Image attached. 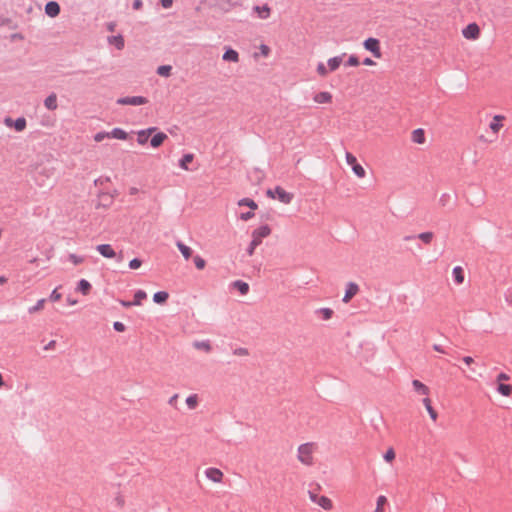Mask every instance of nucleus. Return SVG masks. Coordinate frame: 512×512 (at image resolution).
Returning <instances> with one entry per match:
<instances>
[{
  "instance_id": "f257e3e1",
  "label": "nucleus",
  "mask_w": 512,
  "mask_h": 512,
  "mask_svg": "<svg viewBox=\"0 0 512 512\" xmlns=\"http://www.w3.org/2000/svg\"><path fill=\"white\" fill-rule=\"evenodd\" d=\"M313 444L305 443L298 447V460L305 465L313 464Z\"/></svg>"
},
{
  "instance_id": "f03ea898",
  "label": "nucleus",
  "mask_w": 512,
  "mask_h": 512,
  "mask_svg": "<svg viewBox=\"0 0 512 512\" xmlns=\"http://www.w3.org/2000/svg\"><path fill=\"white\" fill-rule=\"evenodd\" d=\"M365 50L369 51L376 59L382 58L381 44L377 38L369 37L363 42Z\"/></svg>"
},
{
  "instance_id": "7ed1b4c3",
  "label": "nucleus",
  "mask_w": 512,
  "mask_h": 512,
  "mask_svg": "<svg viewBox=\"0 0 512 512\" xmlns=\"http://www.w3.org/2000/svg\"><path fill=\"white\" fill-rule=\"evenodd\" d=\"M309 497L312 502L317 503L325 510H331L333 508V503L327 496H318L315 492L309 491Z\"/></svg>"
},
{
  "instance_id": "20e7f679",
  "label": "nucleus",
  "mask_w": 512,
  "mask_h": 512,
  "mask_svg": "<svg viewBox=\"0 0 512 512\" xmlns=\"http://www.w3.org/2000/svg\"><path fill=\"white\" fill-rule=\"evenodd\" d=\"M271 232H272V230L269 225H267V224L261 225L260 227L253 230L252 240H255L257 242V244L260 245L262 243L263 238L268 237L271 234Z\"/></svg>"
},
{
  "instance_id": "39448f33",
  "label": "nucleus",
  "mask_w": 512,
  "mask_h": 512,
  "mask_svg": "<svg viewBox=\"0 0 512 512\" xmlns=\"http://www.w3.org/2000/svg\"><path fill=\"white\" fill-rule=\"evenodd\" d=\"M148 101L145 97L142 96H127L123 98H119L117 103L120 105H132V106H140L146 104Z\"/></svg>"
},
{
  "instance_id": "423d86ee",
  "label": "nucleus",
  "mask_w": 512,
  "mask_h": 512,
  "mask_svg": "<svg viewBox=\"0 0 512 512\" xmlns=\"http://www.w3.org/2000/svg\"><path fill=\"white\" fill-rule=\"evenodd\" d=\"M462 35L468 40H476L480 36V28L476 23H471L462 30Z\"/></svg>"
},
{
  "instance_id": "0eeeda50",
  "label": "nucleus",
  "mask_w": 512,
  "mask_h": 512,
  "mask_svg": "<svg viewBox=\"0 0 512 512\" xmlns=\"http://www.w3.org/2000/svg\"><path fill=\"white\" fill-rule=\"evenodd\" d=\"M274 191L276 193V198L284 204H290L294 198L293 193L287 192L284 190L281 186H276L274 188Z\"/></svg>"
},
{
  "instance_id": "6e6552de",
  "label": "nucleus",
  "mask_w": 512,
  "mask_h": 512,
  "mask_svg": "<svg viewBox=\"0 0 512 512\" xmlns=\"http://www.w3.org/2000/svg\"><path fill=\"white\" fill-rule=\"evenodd\" d=\"M498 131L499 130H485V133L477 135V138L484 144L493 143L498 139Z\"/></svg>"
},
{
  "instance_id": "1a4fd4ad",
  "label": "nucleus",
  "mask_w": 512,
  "mask_h": 512,
  "mask_svg": "<svg viewBox=\"0 0 512 512\" xmlns=\"http://www.w3.org/2000/svg\"><path fill=\"white\" fill-rule=\"evenodd\" d=\"M205 475L209 480L215 483L222 482L224 476L223 472L220 469L214 467L207 468L205 470Z\"/></svg>"
},
{
  "instance_id": "9d476101",
  "label": "nucleus",
  "mask_w": 512,
  "mask_h": 512,
  "mask_svg": "<svg viewBox=\"0 0 512 512\" xmlns=\"http://www.w3.org/2000/svg\"><path fill=\"white\" fill-rule=\"evenodd\" d=\"M332 99H333V96L328 91L317 92L313 96V101L316 104H330L332 102Z\"/></svg>"
},
{
  "instance_id": "9b49d317",
  "label": "nucleus",
  "mask_w": 512,
  "mask_h": 512,
  "mask_svg": "<svg viewBox=\"0 0 512 512\" xmlns=\"http://www.w3.org/2000/svg\"><path fill=\"white\" fill-rule=\"evenodd\" d=\"M359 286L354 282H349L346 287L345 295L342 299L344 303L350 302V300L358 293Z\"/></svg>"
},
{
  "instance_id": "f8f14e48",
  "label": "nucleus",
  "mask_w": 512,
  "mask_h": 512,
  "mask_svg": "<svg viewBox=\"0 0 512 512\" xmlns=\"http://www.w3.org/2000/svg\"><path fill=\"white\" fill-rule=\"evenodd\" d=\"M96 249L105 258H114L116 256V253L110 244H100Z\"/></svg>"
},
{
  "instance_id": "ddd939ff",
  "label": "nucleus",
  "mask_w": 512,
  "mask_h": 512,
  "mask_svg": "<svg viewBox=\"0 0 512 512\" xmlns=\"http://www.w3.org/2000/svg\"><path fill=\"white\" fill-rule=\"evenodd\" d=\"M222 59L225 62L238 63L240 60V57H239V53L236 50H234L232 48H227L222 56Z\"/></svg>"
},
{
  "instance_id": "4468645a",
  "label": "nucleus",
  "mask_w": 512,
  "mask_h": 512,
  "mask_svg": "<svg viewBox=\"0 0 512 512\" xmlns=\"http://www.w3.org/2000/svg\"><path fill=\"white\" fill-rule=\"evenodd\" d=\"M45 12L49 17H56L60 13V6L55 1H50L45 6Z\"/></svg>"
},
{
  "instance_id": "2eb2a0df",
  "label": "nucleus",
  "mask_w": 512,
  "mask_h": 512,
  "mask_svg": "<svg viewBox=\"0 0 512 512\" xmlns=\"http://www.w3.org/2000/svg\"><path fill=\"white\" fill-rule=\"evenodd\" d=\"M253 10L257 13L260 19H267L271 15V8L268 5L255 6Z\"/></svg>"
},
{
  "instance_id": "dca6fc26",
  "label": "nucleus",
  "mask_w": 512,
  "mask_h": 512,
  "mask_svg": "<svg viewBox=\"0 0 512 512\" xmlns=\"http://www.w3.org/2000/svg\"><path fill=\"white\" fill-rule=\"evenodd\" d=\"M412 386L414 388V390L418 393V394H421V395H428L429 392H430V389L428 386H426L424 383H422L421 381L419 380H413L412 381Z\"/></svg>"
},
{
  "instance_id": "f3484780",
  "label": "nucleus",
  "mask_w": 512,
  "mask_h": 512,
  "mask_svg": "<svg viewBox=\"0 0 512 512\" xmlns=\"http://www.w3.org/2000/svg\"><path fill=\"white\" fill-rule=\"evenodd\" d=\"M342 63V57L341 56H335L327 61V66L330 72L336 71Z\"/></svg>"
},
{
  "instance_id": "a211bd4d",
  "label": "nucleus",
  "mask_w": 512,
  "mask_h": 512,
  "mask_svg": "<svg viewBox=\"0 0 512 512\" xmlns=\"http://www.w3.org/2000/svg\"><path fill=\"white\" fill-rule=\"evenodd\" d=\"M506 123V117L504 115H495L489 124V128H501Z\"/></svg>"
},
{
  "instance_id": "6ab92c4d",
  "label": "nucleus",
  "mask_w": 512,
  "mask_h": 512,
  "mask_svg": "<svg viewBox=\"0 0 512 512\" xmlns=\"http://www.w3.org/2000/svg\"><path fill=\"white\" fill-rule=\"evenodd\" d=\"M156 130H138L137 132V141L139 144H146L150 135Z\"/></svg>"
},
{
  "instance_id": "aec40b11",
  "label": "nucleus",
  "mask_w": 512,
  "mask_h": 512,
  "mask_svg": "<svg viewBox=\"0 0 512 512\" xmlns=\"http://www.w3.org/2000/svg\"><path fill=\"white\" fill-rule=\"evenodd\" d=\"M233 288L237 289L241 295H246L249 292L248 283L242 280H236L232 283Z\"/></svg>"
},
{
  "instance_id": "412c9836",
  "label": "nucleus",
  "mask_w": 512,
  "mask_h": 512,
  "mask_svg": "<svg viewBox=\"0 0 512 512\" xmlns=\"http://www.w3.org/2000/svg\"><path fill=\"white\" fill-rule=\"evenodd\" d=\"M167 138V135L163 132H158L157 134H155L152 138H151V141H150V144L152 147L154 148H157L159 147L160 145H162V143L164 142V140Z\"/></svg>"
},
{
  "instance_id": "4be33fe9",
  "label": "nucleus",
  "mask_w": 512,
  "mask_h": 512,
  "mask_svg": "<svg viewBox=\"0 0 512 512\" xmlns=\"http://www.w3.org/2000/svg\"><path fill=\"white\" fill-rule=\"evenodd\" d=\"M92 289L91 284L86 279H81L78 282L77 290L83 295H88Z\"/></svg>"
},
{
  "instance_id": "5701e85b",
  "label": "nucleus",
  "mask_w": 512,
  "mask_h": 512,
  "mask_svg": "<svg viewBox=\"0 0 512 512\" xmlns=\"http://www.w3.org/2000/svg\"><path fill=\"white\" fill-rule=\"evenodd\" d=\"M423 404H424L427 412L429 413L431 419L433 421H436L437 417H438V414H437L436 410L432 407L430 398H428V397L424 398L423 399Z\"/></svg>"
},
{
  "instance_id": "b1692460",
  "label": "nucleus",
  "mask_w": 512,
  "mask_h": 512,
  "mask_svg": "<svg viewBox=\"0 0 512 512\" xmlns=\"http://www.w3.org/2000/svg\"><path fill=\"white\" fill-rule=\"evenodd\" d=\"M425 130H413L411 140L417 144H423L425 142Z\"/></svg>"
},
{
  "instance_id": "393cba45",
  "label": "nucleus",
  "mask_w": 512,
  "mask_h": 512,
  "mask_svg": "<svg viewBox=\"0 0 512 512\" xmlns=\"http://www.w3.org/2000/svg\"><path fill=\"white\" fill-rule=\"evenodd\" d=\"M169 298V294L166 291H158L153 295V301L157 304H165Z\"/></svg>"
},
{
  "instance_id": "a878e982",
  "label": "nucleus",
  "mask_w": 512,
  "mask_h": 512,
  "mask_svg": "<svg viewBox=\"0 0 512 512\" xmlns=\"http://www.w3.org/2000/svg\"><path fill=\"white\" fill-rule=\"evenodd\" d=\"M176 245L186 260H188L192 256V249L185 245L183 242L178 241Z\"/></svg>"
},
{
  "instance_id": "bb28decb",
  "label": "nucleus",
  "mask_w": 512,
  "mask_h": 512,
  "mask_svg": "<svg viewBox=\"0 0 512 512\" xmlns=\"http://www.w3.org/2000/svg\"><path fill=\"white\" fill-rule=\"evenodd\" d=\"M452 273H453L454 281L457 284H462L464 282V271H463L462 267H460V266L454 267Z\"/></svg>"
},
{
  "instance_id": "cd10ccee",
  "label": "nucleus",
  "mask_w": 512,
  "mask_h": 512,
  "mask_svg": "<svg viewBox=\"0 0 512 512\" xmlns=\"http://www.w3.org/2000/svg\"><path fill=\"white\" fill-rule=\"evenodd\" d=\"M45 107L49 110H55L57 108V96L56 94L49 95L44 101Z\"/></svg>"
},
{
  "instance_id": "c85d7f7f",
  "label": "nucleus",
  "mask_w": 512,
  "mask_h": 512,
  "mask_svg": "<svg viewBox=\"0 0 512 512\" xmlns=\"http://www.w3.org/2000/svg\"><path fill=\"white\" fill-rule=\"evenodd\" d=\"M194 159V155L192 153H188L183 155V157L179 160V166L184 170H189L188 164L191 163Z\"/></svg>"
},
{
  "instance_id": "c756f323",
  "label": "nucleus",
  "mask_w": 512,
  "mask_h": 512,
  "mask_svg": "<svg viewBox=\"0 0 512 512\" xmlns=\"http://www.w3.org/2000/svg\"><path fill=\"white\" fill-rule=\"evenodd\" d=\"M239 206H247L251 210H256L258 208V204L251 198H242L238 201Z\"/></svg>"
},
{
  "instance_id": "7c9ffc66",
  "label": "nucleus",
  "mask_w": 512,
  "mask_h": 512,
  "mask_svg": "<svg viewBox=\"0 0 512 512\" xmlns=\"http://www.w3.org/2000/svg\"><path fill=\"white\" fill-rule=\"evenodd\" d=\"M497 391L503 396H510L512 393V386L510 384L499 383Z\"/></svg>"
},
{
  "instance_id": "2f4dec72",
  "label": "nucleus",
  "mask_w": 512,
  "mask_h": 512,
  "mask_svg": "<svg viewBox=\"0 0 512 512\" xmlns=\"http://www.w3.org/2000/svg\"><path fill=\"white\" fill-rule=\"evenodd\" d=\"M316 313L320 315L323 320H329L332 318L334 312L330 308H320Z\"/></svg>"
},
{
  "instance_id": "473e14b6",
  "label": "nucleus",
  "mask_w": 512,
  "mask_h": 512,
  "mask_svg": "<svg viewBox=\"0 0 512 512\" xmlns=\"http://www.w3.org/2000/svg\"><path fill=\"white\" fill-rule=\"evenodd\" d=\"M316 72L322 78H325L330 73L328 66L325 65L323 62H319L317 64Z\"/></svg>"
},
{
  "instance_id": "72a5a7b5",
  "label": "nucleus",
  "mask_w": 512,
  "mask_h": 512,
  "mask_svg": "<svg viewBox=\"0 0 512 512\" xmlns=\"http://www.w3.org/2000/svg\"><path fill=\"white\" fill-rule=\"evenodd\" d=\"M434 234L433 232H422L417 235V238L420 239L425 244H430L433 240Z\"/></svg>"
},
{
  "instance_id": "f704fd0d",
  "label": "nucleus",
  "mask_w": 512,
  "mask_h": 512,
  "mask_svg": "<svg viewBox=\"0 0 512 512\" xmlns=\"http://www.w3.org/2000/svg\"><path fill=\"white\" fill-rule=\"evenodd\" d=\"M111 138L126 140L128 137V133L125 130H111L110 131Z\"/></svg>"
},
{
  "instance_id": "c9c22d12",
  "label": "nucleus",
  "mask_w": 512,
  "mask_h": 512,
  "mask_svg": "<svg viewBox=\"0 0 512 512\" xmlns=\"http://www.w3.org/2000/svg\"><path fill=\"white\" fill-rule=\"evenodd\" d=\"M109 42L115 45L118 50L124 47V39L122 36H113L109 39Z\"/></svg>"
},
{
  "instance_id": "e433bc0d",
  "label": "nucleus",
  "mask_w": 512,
  "mask_h": 512,
  "mask_svg": "<svg viewBox=\"0 0 512 512\" xmlns=\"http://www.w3.org/2000/svg\"><path fill=\"white\" fill-rule=\"evenodd\" d=\"M186 404L189 409H195L198 405V395L192 394L186 398Z\"/></svg>"
},
{
  "instance_id": "4c0bfd02",
  "label": "nucleus",
  "mask_w": 512,
  "mask_h": 512,
  "mask_svg": "<svg viewBox=\"0 0 512 512\" xmlns=\"http://www.w3.org/2000/svg\"><path fill=\"white\" fill-rule=\"evenodd\" d=\"M146 297H147V294L145 291H143V290L136 291L134 294V300H133L134 305H140L142 300L146 299Z\"/></svg>"
},
{
  "instance_id": "58836bf2",
  "label": "nucleus",
  "mask_w": 512,
  "mask_h": 512,
  "mask_svg": "<svg viewBox=\"0 0 512 512\" xmlns=\"http://www.w3.org/2000/svg\"><path fill=\"white\" fill-rule=\"evenodd\" d=\"M194 347H196L197 349H202L206 352H210L212 349L209 341H196L194 343Z\"/></svg>"
},
{
  "instance_id": "ea45409f",
  "label": "nucleus",
  "mask_w": 512,
  "mask_h": 512,
  "mask_svg": "<svg viewBox=\"0 0 512 512\" xmlns=\"http://www.w3.org/2000/svg\"><path fill=\"white\" fill-rule=\"evenodd\" d=\"M45 302H46V299H40V300H38V301H37V303H36L34 306H32V307H30V308L28 309V312H29L30 314H34V313H36V312H38V311L42 310V309L44 308V304H45Z\"/></svg>"
},
{
  "instance_id": "a19ab883",
  "label": "nucleus",
  "mask_w": 512,
  "mask_h": 512,
  "mask_svg": "<svg viewBox=\"0 0 512 512\" xmlns=\"http://www.w3.org/2000/svg\"><path fill=\"white\" fill-rule=\"evenodd\" d=\"M351 167H352L353 172L359 178H363L365 176V174H366L365 169L359 163H356V164L352 165Z\"/></svg>"
},
{
  "instance_id": "79ce46f5",
  "label": "nucleus",
  "mask_w": 512,
  "mask_h": 512,
  "mask_svg": "<svg viewBox=\"0 0 512 512\" xmlns=\"http://www.w3.org/2000/svg\"><path fill=\"white\" fill-rule=\"evenodd\" d=\"M193 262L196 266L197 269L199 270H202L205 268L206 266V261L199 255H196L194 258H193Z\"/></svg>"
},
{
  "instance_id": "37998d69",
  "label": "nucleus",
  "mask_w": 512,
  "mask_h": 512,
  "mask_svg": "<svg viewBox=\"0 0 512 512\" xmlns=\"http://www.w3.org/2000/svg\"><path fill=\"white\" fill-rule=\"evenodd\" d=\"M170 72H171V66H168V65L160 66L157 69V73L160 76H164V77H168L170 75Z\"/></svg>"
},
{
  "instance_id": "c03bdc74",
  "label": "nucleus",
  "mask_w": 512,
  "mask_h": 512,
  "mask_svg": "<svg viewBox=\"0 0 512 512\" xmlns=\"http://www.w3.org/2000/svg\"><path fill=\"white\" fill-rule=\"evenodd\" d=\"M105 138H111L110 132L102 131L94 136L96 142H101Z\"/></svg>"
},
{
  "instance_id": "a18cd8bd",
  "label": "nucleus",
  "mask_w": 512,
  "mask_h": 512,
  "mask_svg": "<svg viewBox=\"0 0 512 512\" xmlns=\"http://www.w3.org/2000/svg\"><path fill=\"white\" fill-rule=\"evenodd\" d=\"M69 260L74 264V265H78V264H81L83 261H84V258L81 257V256H78L76 254H70L69 255Z\"/></svg>"
},
{
  "instance_id": "49530a36",
  "label": "nucleus",
  "mask_w": 512,
  "mask_h": 512,
  "mask_svg": "<svg viewBox=\"0 0 512 512\" xmlns=\"http://www.w3.org/2000/svg\"><path fill=\"white\" fill-rule=\"evenodd\" d=\"M384 459L387 461V462H391L392 460L395 459V452L393 450V448H389L385 454H384Z\"/></svg>"
},
{
  "instance_id": "de8ad7c7",
  "label": "nucleus",
  "mask_w": 512,
  "mask_h": 512,
  "mask_svg": "<svg viewBox=\"0 0 512 512\" xmlns=\"http://www.w3.org/2000/svg\"><path fill=\"white\" fill-rule=\"evenodd\" d=\"M142 265V260L139 258H134L129 262L130 269H138Z\"/></svg>"
},
{
  "instance_id": "09e8293b",
  "label": "nucleus",
  "mask_w": 512,
  "mask_h": 512,
  "mask_svg": "<svg viewBox=\"0 0 512 512\" xmlns=\"http://www.w3.org/2000/svg\"><path fill=\"white\" fill-rule=\"evenodd\" d=\"M61 298H62V294H61V293H59L57 289H54V290L52 291V293L50 294V297H49L50 301H52V302H57V301H59Z\"/></svg>"
},
{
  "instance_id": "8fccbe9b",
  "label": "nucleus",
  "mask_w": 512,
  "mask_h": 512,
  "mask_svg": "<svg viewBox=\"0 0 512 512\" xmlns=\"http://www.w3.org/2000/svg\"><path fill=\"white\" fill-rule=\"evenodd\" d=\"M258 246H259V244H257V242L255 240H251V242L246 250L247 254L249 256H252L254 254L256 247H258Z\"/></svg>"
},
{
  "instance_id": "3c124183",
  "label": "nucleus",
  "mask_w": 512,
  "mask_h": 512,
  "mask_svg": "<svg viewBox=\"0 0 512 512\" xmlns=\"http://www.w3.org/2000/svg\"><path fill=\"white\" fill-rule=\"evenodd\" d=\"M233 354H234V355H237V356H247V355L249 354V352H248V349H247V348L239 347V348H236V349L233 351Z\"/></svg>"
},
{
  "instance_id": "603ef678",
  "label": "nucleus",
  "mask_w": 512,
  "mask_h": 512,
  "mask_svg": "<svg viewBox=\"0 0 512 512\" xmlns=\"http://www.w3.org/2000/svg\"><path fill=\"white\" fill-rule=\"evenodd\" d=\"M345 156H346V161H347V163H348L349 165H351V166H352V165H354V164H356V163H357V159H356V157H355L352 153H350V152H346V155H345Z\"/></svg>"
},
{
  "instance_id": "864d4df0",
  "label": "nucleus",
  "mask_w": 512,
  "mask_h": 512,
  "mask_svg": "<svg viewBox=\"0 0 512 512\" xmlns=\"http://www.w3.org/2000/svg\"><path fill=\"white\" fill-rule=\"evenodd\" d=\"M348 66L356 67L359 65V60L355 55H351L347 61Z\"/></svg>"
},
{
  "instance_id": "5fc2aeb1",
  "label": "nucleus",
  "mask_w": 512,
  "mask_h": 512,
  "mask_svg": "<svg viewBox=\"0 0 512 512\" xmlns=\"http://www.w3.org/2000/svg\"><path fill=\"white\" fill-rule=\"evenodd\" d=\"M113 328L117 332H124L126 330V326L122 322H119V321H116L113 323Z\"/></svg>"
},
{
  "instance_id": "6e6d98bb",
  "label": "nucleus",
  "mask_w": 512,
  "mask_h": 512,
  "mask_svg": "<svg viewBox=\"0 0 512 512\" xmlns=\"http://www.w3.org/2000/svg\"><path fill=\"white\" fill-rule=\"evenodd\" d=\"M254 216H255V214L253 211H247V212L241 213L240 219L243 221H248L251 218H253Z\"/></svg>"
},
{
  "instance_id": "4d7b16f0",
  "label": "nucleus",
  "mask_w": 512,
  "mask_h": 512,
  "mask_svg": "<svg viewBox=\"0 0 512 512\" xmlns=\"http://www.w3.org/2000/svg\"><path fill=\"white\" fill-rule=\"evenodd\" d=\"M387 503V498L383 495H380L378 498H377V505H376V508H380V509H383L384 505Z\"/></svg>"
},
{
  "instance_id": "13d9d810",
  "label": "nucleus",
  "mask_w": 512,
  "mask_h": 512,
  "mask_svg": "<svg viewBox=\"0 0 512 512\" xmlns=\"http://www.w3.org/2000/svg\"><path fill=\"white\" fill-rule=\"evenodd\" d=\"M259 49L264 57H267L270 54V48L265 44H261Z\"/></svg>"
},
{
  "instance_id": "bf43d9fd",
  "label": "nucleus",
  "mask_w": 512,
  "mask_h": 512,
  "mask_svg": "<svg viewBox=\"0 0 512 512\" xmlns=\"http://www.w3.org/2000/svg\"><path fill=\"white\" fill-rule=\"evenodd\" d=\"M25 126H26L25 118H18L15 121V128H25Z\"/></svg>"
},
{
  "instance_id": "052dcab7",
  "label": "nucleus",
  "mask_w": 512,
  "mask_h": 512,
  "mask_svg": "<svg viewBox=\"0 0 512 512\" xmlns=\"http://www.w3.org/2000/svg\"><path fill=\"white\" fill-rule=\"evenodd\" d=\"M510 379L509 375H507L506 373H500L498 376H497V381L499 383H502V381H508Z\"/></svg>"
},
{
  "instance_id": "680f3d73",
  "label": "nucleus",
  "mask_w": 512,
  "mask_h": 512,
  "mask_svg": "<svg viewBox=\"0 0 512 512\" xmlns=\"http://www.w3.org/2000/svg\"><path fill=\"white\" fill-rule=\"evenodd\" d=\"M56 346V341L51 340L47 345L44 346V350H53Z\"/></svg>"
},
{
  "instance_id": "e2e57ef3",
  "label": "nucleus",
  "mask_w": 512,
  "mask_h": 512,
  "mask_svg": "<svg viewBox=\"0 0 512 512\" xmlns=\"http://www.w3.org/2000/svg\"><path fill=\"white\" fill-rule=\"evenodd\" d=\"M119 302L125 308H130L134 305L133 301L120 300Z\"/></svg>"
},
{
  "instance_id": "0e129e2a",
  "label": "nucleus",
  "mask_w": 512,
  "mask_h": 512,
  "mask_svg": "<svg viewBox=\"0 0 512 512\" xmlns=\"http://www.w3.org/2000/svg\"><path fill=\"white\" fill-rule=\"evenodd\" d=\"M363 64L365 66H375L376 65V63L371 58H365L363 60Z\"/></svg>"
},
{
  "instance_id": "69168bd1",
  "label": "nucleus",
  "mask_w": 512,
  "mask_h": 512,
  "mask_svg": "<svg viewBox=\"0 0 512 512\" xmlns=\"http://www.w3.org/2000/svg\"><path fill=\"white\" fill-rule=\"evenodd\" d=\"M177 399H178V394H174L168 401V403L172 406H176V403H177Z\"/></svg>"
},
{
  "instance_id": "338daca9",
  "label": "nucleus",
  "mask_w": 512,
  "mask_h": 512,
  "mask_svg": "<svg viewBox=\"0 0 512 512\" xmlns=\"http://www.w3.org/2000/svg\"><path fill=\"white\" fill-rule=\"evenodd\" d=\"M173 0H161V4L164 8H170L172 6Z\"/></svg>"
},
{
  "instance_id": "774afa93",
  "label": "nucleus",
  "mask_w": 512,
  "mask_h": 512,
  "mask_svg": "<svg viewBox=\"0 0 512 512\" xmlns=\"http://www.w3.org/2000/svg\"><path fill=\"white\" fill-rule=\"evenodd\" d=\"M266 195L271 198V199H276V193L274 191V189H268L266 191Z\"/></svg>"
}]
</instances>
